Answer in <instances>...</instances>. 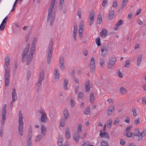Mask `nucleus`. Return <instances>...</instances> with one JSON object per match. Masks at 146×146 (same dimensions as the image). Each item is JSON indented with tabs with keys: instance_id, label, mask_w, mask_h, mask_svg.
I'll return each instance as SVG.
<instances>
[{
	"instance_id": "nucleus-58",
	"label": "nucleus",
	"mask_w": 146,
	"mask_h": 146,
	"mask_svg": "<svg viewBox=\"0 0 146 146\" xmlns=\"http://www.w3.org/2000/svg\"><path fill=\"white\" fill-rule=\"evenodd\" d=\"M117 4L116 1H114L113 3V7H117Z\"/></svg>"
},
{
	"instance_id": "nucleus-6",
	"label": "nucleus",
	"mask_w": 146,
	"mask_h": 146,
	"mask_svg": "<svg viewBox=\"0 0 146 146\" xmlns=\"http://www.w3.org/2000/svg\"><path fill=\"white\" fill-rule=\"evenodd\" d=\"M116 60V57L114 56L110 57L108 61V68L110 69H113L115 68L114 64Z\"/></svg>"
},
{
	"instance_id": "nucleus-51",
	"label": "nucleus",
	"mask_w": 146,
	"mask_h": 146,
	"mask_svg": "<svg viewBox=\"0 0 146 146\" xmlns=\"http://www.w3.org/2000/svg\"><path fill=\"white\" fill-rule=\"evenodd\" d=\"M133 134V133L130 131L127 132V133L126 135V136L128 137H130Z\"/></svg>"
},
{
	"instance_id": "nucleus-59",
	"label": "nucleus",
	"mask_w": 146,
	"mask_h": 146,
	"mask_svg": "<svg viewBox=\"0 0 146 146\" xmlns=\"http://www.w3.org/2000/svg\"><path fill=\"white\" fill-rule=\"evenodd\" d=\"M42 80H42V79H39L38 82V84H37V86H38L40 87V86L41 84H42Z\"/></svg>"
},
{
	"instance_id": "nucleus-11",
	"label": "nucleus",
	"mask_w": 146,
	"mask_h": 146,
	"mask_svg": "<svg viewBox=\"0 0 146 146\" xmlns=\"http://www.w3.org/2000/svg\"><path fill=\"white\" fill-rule=\"evenodd\" d=\"M64 58L62 56H60L59 58V65L60 69L61 70H64L65 69L64 65Z\"/></svg>"
},
{
	"instance_id": "nucleus-8",
	"label": "nucleus",
	"mask_w": 146,
	"mask_h": 146,
	"mask_svg": "<svg viewBox=\"0 0 146 146\" xmlns=\"http://www.w3.org/2000/svg\"><path fill=\"white\" fill-rule=\"evenodd\" d=\"M6 106L5 104L2 110V117L1 121V124L2 125H3L5 122L6 120L5 115L6 113Z\"/></svg>"
},
{
	"instance_id": "nucleus-1",
	"label": "nucleus",
	"mask_w": 146,
	"mask_h": 146,
	"mask_svg": "<svg viewBox=\"0 0 146 146\" xmlns=\"http://www.w3.org/2000/svg\"><path fill=\"white\" fill-rule=\"evenodd\" d=\"M10 59L8 57H6L5 58V65L7 66V68L5 69V74L4 76L5 85L6 87L8 86L9 81L10 78V71L9 68H8L9 64Z\"/></svg>"
},
{
	"instance_id": "nucleus-20",
	"label": "nucleus",
	"mask_w": 146,
	"mask_h": 146,
	"mask_svg": "<svg viewBox=\"0 0 146 146\" xmlns=\"http://www.w3.org/2000/svg\"><path fill=\"white\" fill-rule=\"evenodd\" d=\"M63 86L64 89L65 90H67L68 89V80L66 78H64L63 79Z\"/></svg>"
},
{
	"instance_id": "nucleus-43",
	"label": "nucleus",
	"mask_w": 146,
	"mask_h": 146,
	"mask_svg": "<svg viewBox=\"0 0 146 146\" xmlns=\"http://www.w3.org/2000/svg\"><path fill=\"white\" fill-rule=\"evenodd\" d=\"M42 136L41 135H39L36 136L35 138V141L38 142L42 138Z\"/></svg>"
},
{
	"instance_id": "nucleus-2",
	"label": "nucleus",
	"mask_w": 146,
	"mask_h": 146,
	"mask_svg": "<svg viewBox=\"0 0 146 146\" xmlns=\"http://www.w3.org/2000/svg\"><path fill=\"white\" fill-rule=\"evenodd\" d=\"M37 38L34 37L32 40V44L31 45L30 53L27 59V64L29 65L33 57V55L35 51V47Z\"/></svg>"
},
{
	"instance_id": "nucleus-56",
	"label": "nucleus",
	"mask_w": 146,
	"mask_h": 146,
	"mask_svg": "<svg viewBox=\"0 0 146 146\" xmlns=\"http://www.w3.org/2000/svg\"><path fill=\"white\" fill-rule=\"evenodd\" d=\"M142 104L143 105L146 106V99L144 98L142 99Z\"/></svg>"
},
{
	"instance_id": "nucleus-38",
	"label": "nucleus",
	"mask_w": 146,
	"mask_h": 146,
	"mask_svg": "<svg viewBox=\"0 0 146 146\" xmlns=\"http://www.w3.org/2000/svg\"><path fill=\"white\" fill-rule=\"evenodd\" d=\"M141 135H140L139 139L140 138V139H141L143 137L146 135V131H143L142 133H140Z\"/></svg>"
},
{
	"instance_id": "nucleus-42",
	"label": "nucleus",
	"mask_w": 146,
	"mask_h": 146,
	"mask_svg": "<svg viewBox=\"0 0 146 146\" xmlns=\"http://www.w3.org/2000/svg\"><path fill=\"white\" fill-rule=\"evenodd\" d=\"M90 65H95V59L94 58L92 57L91 58Z\"/></svg>"
},
{
	"instance_id": "nucleus-25",
	"label": "nucleus",
	"mask_w": 146,
	"mask_h": 146,
	"mask_svg": "<svg viewBox=\"0 0 146 146\" xmlns=\"http://www.w3.org/2000/svg\"><path fill=\"white\" fill-rule=\"evenodd\" d=\"M114 106H109L108 111V113L109 115H111L113 111H114Z\"/></svg>"
},
{
	"instance_id": "nucleus-35",
	"label": "nucleus",
	"mask_w": 146,
	"mask_h": 146,
	"mask_svg": "<svg viewBox=\"0 0 146 146\" xmlns=\"http://www.w3.org/2000/svg\"><path fill=\"white\" fill-rule=\"evenodd\" d=\"M90 71L93 74L95 72V65H90Z\"/></svg>"
},
{
	"instance_id": "nucleus-22",
	"label": "nucleus",
	"mask_w": 146,
	"mask_h": 146,
	"mask_svg": "<svg viewBox=\"0 0 146 146\" xmlns=\"http://www.w3.org/2000/svg\"><path fill=\"white\" fill-rule=\"evenodd\" d=\"M73 137L74 139L76 142H77L78 141L80 138V135L78 133H74Z\"/></svg>"
},
{
	"instance_id": "nucleus-16",
	"label": "nucleus",
	"mask_w": 146,
	"mask_h": 146,
	"mask_svg": "<svg viewBox=\"0 0 146 146\" xmlns=\"http://www.w3.org/2000/svg\"><path fill=\"white\" fill-rule=\"evenodd\" d=\"M77 26L76 24H74V30L73 31V37L74 39L76 40V36L77 35Z\"/></svg>"
},
{
	"instance_id": "nucleus-24",
	"label": "nucleus",
	"mask_w": 146,
	"mask_h": 146,
	"mask_svg": "<svg viewBox=\"0 0 146 146\" xmlns=\"http://www.w3.org/2000/svg\"><path fill=\"white\" fill-rule=\"evenodd\" d=\"M63 114L64 118L66 119H67L69 115L68 111L67 109H64V110Z\"/></svg>"
},
{
	"instance_id": "nucleus-26",
	"label": "nucleus",
	"mask_w": 146,
	"mask_h": 146,
	"mask_svg": "<svg viewBox=\"0 0 146 146\" xmlns=\"http://www.w3.org/2000/svg\"><path fill=\"white\" fill-rule=\"evenodd\" d=\"M140 133L141 132H139V129L138 128H136L134 129L133 134L136 136H138L139 137L140 135H141Z\"/></svg>"
},
{
	"instance_id": "nucleus-19",
	"label": "nucleus",
	"mask_w": 146,
	"mask_h": 146,
	"mask_svg": "<svg viewBox=\"0 0 146 146\" xmlns=\"http://www.w3.org/2000/svg\"><path fill=\"white\" fill-rule=\"evenodd\" d=\"M90 82L89 80H87L85 84V90L86 92H88L90 90Z\"/></svg>"
},
{
	"instance_id": "nucleus-17",
	"label": "nucleus",
	"mask_w": 146,
	"mask_h": 146,
	"mask_svg": "<svg viewBox=\"0 0 146 146\" xmlns=\"http://www.w3.org/2000/svg\"><path fill=\"white\" fill-rule=\"evenodd\" d=\"M54 78L56 80H58L60 77V74L58 70L55 68L54 71Z\"/></svg>"
},
{
	"instance_id": "nucleus-29",
	"label": "nucleus",
	"mask_w": 146,
	"mask_h": 146,
	"mask_svg": "<svg viewBox=\"0 0 146 146\" xmlns=\"http://www.w3.org/2000/svg\"><path fill=\"white\" fill-rule=\"evenodd\" d=\"M128 0H123L122 3L121 7V8L123 9L127 4Z\"/></svg>"
},
{
	"instance_id": "nucleus-9",
	"label": "nucleus",
	"mask_w": 146,
	"mask_h": 146,
	"mask_svg": "<svg viewBox=\"0 0 146 146\" xmlns=\"http://www.w3.org/2000/svg\"><path fill=\"white\" fill-rule=\"evenodd\" d=\"M84 26V21L82 20L80 22L79 31V36L81 39L82 37L83 29Z\"/></svg>"
},
{
	"instance_id": "nucleus-5",
	"label": "nucleus",
	"mask_w": 146,
	"mask_h": 146,
	"mask_svg": "<svg viewBox=\"0 0 146 146\" xmlns=\"http://www.w3.org/2000/svg\"><path fill=\"white\" fill-rule=\"evenodd\" d=\"M52 44V42L51 41L48 47L47 60L48 64H49L50 63L52 55V52L53 50Z\"/></svg>"
},
{
	"instance_id": "nucleus-41",
	"label": "nucleus",
	"mask_w": 146,
	"mask_h": 146,
	"mask_svg": "<svg viewBox=\"0 0 146 146\" xmlns=\"http://www.w3.org/2000/svg\"><path fill=\"white\" fill-rule=\"evenodd\" d=\"M96 42L98 46H100L101 45V43L100 42V38L99 37H98L96 39Z\"/></svg>"
},
{
	"instance_id": "nucleus-10",
	"label": "nucleus",
	"mask_w": 146,
	"mask_h": 146,
	"mask_svg": "<svg viewBox=\"0 0 146 146\" xmlns=\"http://www.w3.org/2000/svg\"><path fill=\"white\" fill-rule=\"evenodd\" d=\"M12 101L11 104H12L13 102L15 101L17 99V94L15 88L12 89Z\"/></svg>"
},
{
	"instance_id": "nucleus-64",
	"label": "nucleus",
	"mask_w": 146,
	"mask_h": 146,
	"mask_svg": "<svg viewBox=\"0 0 146 146\" xmlns=\"http://www.w3.org/2000/svg\"><path fill=\"white\" fill-rule=\"evenodd\" d=\"M125 122L129 123L130 122V119L128 117H126V119L125 120Z\"/></svg>"
},
{
	"instance_id": "nucleus-31",
	"label": "nucleus",
	"mask_w": 146,
	"mask_h": 146,
	"mask_svg": "<svg viewBox=\"0 0 146 146\" xmlns=\"http://www.w3.org/2000/svg\"><path fill=\"white\" fill-rule=\"evenodd\" d=\"M112 122V119L110 118L107 121V126L108 128H111Z\"/></svg>"
},
{
	"instance_id": "nucleus-34",
	"label": "nucleus",
	"mask_w": 146,
	"mask_h": 146,
	"mask_svg": "<svg viewBox=\"0 0 146 146\" xmlns=\"http://www.w3.org/2000/svg\"><path fill=\"white\" fill-rule=\"evenodd\" d=\"M65 120L63 119H60V121L59 126L60 127H63L64 126L65 124Z\"/></svg>"
},
{
	"instance_id": "nucleus-23",
	"label": "nucleus",
	"mask_w": 146,
	"mask_h": 146,
	"mask_svg": "<svg viewBox=\"0 0 146 146\" xmlns=\"http://www.w3.org/2000/svg\"><path fill=\"white\" fill-rule=\"evenodd\" d=\"M31 134H29L28 135V139L27 141V146H31Z\"/></svg>"
},
{
	"instance_id": "nucleus-33",
	"label": "nucleus",
	"mask_w": 146,
	"mask_h": 146,
	"mask_svg": "<svg viewBox=\"0 0 146 146\" xmlns=\"http://www.w3.org/2000/svg\"><path fill=\"white\" fill-rule=\"evenodd\" d=\"M121 93L123 95H126L127 93L126 89L123 87H121L120 88Z\"/></svg>"
},
{
	"instance_id": "nucleus-49",
	"label": "nucleus",
	"mask_w": 146,
	"mask_h": 146,
	"mask_svg": "<svg viewBox=\"0 0 146 146\" xmlns=\"http://www.w3.org/2000/svg\"><path fill=\"white\" fill-rule=\"evenodd\" d=\"M44 72L43 71H42L40 74L39 79L43 80L44 78Z\"/></svg>"
},
{
	"instance_id": "nucleus-60",
	"label": "nucleus",
	"mask_w": 146,
	"mask_h": 146,
	"mask_svg": "<svg viewBox=\"0 0 146 146\" xmlns=\"http://www.w3.org/2000/svg\"><path fill=\"white\" fill-rule=\"evenodd\" d=\"M83 96V94L81 92H79L78 94V97L81 98Z\"/></svg>"
},
{
	"instance_id": "nucleus-57",
	"label": "nucleus",
	"mask_w": 146,
	"mask_h": 146,
	"mask_svg": "<svg viewBox=\"0 0 146 146\" xmlns=\"http://www.w3.org/2000/svg\"><path fill=\"white\" fill-rule=\"evenodd\" d=\"M5 26L3 24L1 23L0 25V29L1 31H3L5 29Z\"/></svg>"
},
{
	"instance_id": "nucleus-54",
	"label": "nucleus",
	"mask_w": 146,
	"mask_h": 146,
	"mask_svg": "<svg viewBox=\"0 0 146 146\" xmlns=\"http://www.w3.org/2000/svg\"><path fill=\"white\" fill-rule=\"evenodd\" d=\"M116 74L120 77H122L123 74L119 70H118L116 73Z\"/></svg>"
},
{
	"instance_id": "nucleus-30",
	"label": "nucleus",
	"mask_w": 146,
	"mask_h": 146,
	"mask_svg": "<svg viewBox=\"0 0 146 146\" xmlns=\"http://www.w3.org/2000/svg\"><path fill=\"white\" fill-rule=\"evenodd\" d=\"M65 134L66 138L67 139H69L70 137V130L68 129H66L65 130Z\"/></svg>"
},
{
	"instance_id": "nucleus-28",
	"label": "nucleus",
	"mask_w": 146,
	"mask_h": 146,
	"mask_svg": "<svg viewBox=\"0 0 146 146\" xmlns=\"http://www.w3.org/2000/svg\"><path fill=\"white\" fill-rule=\"evenodd\" d=\"M102 14L100 13L98 16V19L97 20L98 24L100 25L102 23Z\"/></svg>"
},
{
	"instance_id": "nucleus-18",
	"label": "nucleus",
	"mask_w": 146,
	"mask_h": 146,
	"mask_svg": "<svg viewBox=\"0 0 146 146\" xmlns=\"http://www.w3.org/2000/svg\"><path fill=\"white\" fill-rule=\"evenodd\" d=\"M41 132L43 136H45L47 130L46 127L44 125H42L41 126Z\"/></svg>"
},
{
	"instance_id": "nucleus-27",
	"label": "nucleus",
	"mask_w": 146,
	"mask_h": 146,
	"mask_svg": "<svg viewBox=\"0 0 146 146\" xmlns=\"http://www.w3.org/2000/svg\"><path fill=\"white\" fill-rule=\"evenodd\" d=\"M143 57V56L142 55H139L138 56L137 59V65L138 66H139L140 64L142 61Z\"/></svg>"
},
{
	"instance_id": "nucleus-53",
	"label": "nucleus",
	"mask_w": 146,
	"mask_h": 146,
	"mask_svg": "<svg viewBox=\"0 0 146 146\" xmlns=\"http://www.w3.org/2000/svg\"><path fill=\"white\" fill-rule=\"evenodd\" d=\"M140 118L139 117L137 118L135 120V123L136 124H139L140 123Z\"/></svg>"
},
{
	"instance_id": "nucleus-15",
	"label": "nucleus",
	"mask_w": 146,
	"mask_h": 146,
	"mask_svg": "<svg viewBox=\"0 0 146 146\" xmlns=\"http://www.w3.org/2000/svg\"><path fill=\"white\" fill-rule=\"evenodd\" d=\"M108 35V32L107 30L105 29H103L100 33V35L102 38L106 37Z\"/></svg>"
},
{
	"instance_id": "nucleus-37",
	"label": "nucleus",
	"mask_w": 146,
	"mask_h": 146,
	"mask_svg": "<svg viewBox=\"0 0 146 146\" xmlns=\"http://www.w3.org/2000/svg\"><path fill=\"white\" fill-rule=\"evenodd\" d=\"M101 146H108L107 142L105 140H102L101 142Z\"/></svg>"
},
{
	"instance_id": "nucleus-52",
	"label": "nucleus",
	"mask_w": 146,
	"mask_h": 146,
	"mask_svg": "<svg viewBox=\"0 0 146 146\" xmlns=\"http://www.w3.org/2000/svg\"><path fill=\"white\" fill-rule=\"evenodd\" d=\"M123 24V21L122 20H119V21L115 24V25L119 26Z\"/></svg>"
},
{
	"instance_id": "nucleus-40",
	"label": "nucleus",
	"mask_w": 146,
	"mask_h": 146,
	"mask_svg": "<svg viewBox=\"0 0 146 146\" xmlns=\"http://www.w3.org/2000/svg\"><path fill=\"white\" fill-rule=\"evenodd\" d=\"M63 139L62 138H60L58 139V142L59 146H63Z\"/></svg>"
},
{
	"instance_id": "nucleus-7",
	"label": "nucleus",
	"mask_w": 146,
	"mask_h": 146,
	"mask_svg": "<svg viewBox=\"0 0 146 146\" xmlns=\"http://www.w3.org/2000/svg\"><path fill=\"white\" fill-rule=\"evenodd\" d=\"M38 112L41 114L40 121L44 123L46 122L47 118L46 113L43 111L42 109L40 110Z\"/></svg>"
},
{
	"instance_id": "nucleus-47",
	"label": "nucleus",
	"mask_w": 146,
	"mask_h": 146,
	"mask_svg": "<svg viewBox=\"0 0 146 146\" xmlns=\"http://www.w3.org/2000/svg\"><path fill=\"white\" fill-rule=\"evenodd\" d=\"M64 0H60V4H59V8L61 10L62 6H63V4L64 3Z\"/></svg>"
},
{
	"instance_id": "nucleus-13",
	"label": "nucleus",
	"mask_w": 146,
	"mask_h": 146,
	"mask_svg": "<svg viewBox=\"0 0 146 146\" xmlns=\"http://www.w3.org/2000/svg\"><path fill=\"white\" fill-rule=\"evenodd\" d=\"M90 20L89 21V25L91 26L93 24L94 19V14L93 12L90 13Z\"/></svg>"
},
{
	"instance_id": "nucleus-63",
	"label": "nucleus",
	"mask_w": 146,
	"mask_h": 146,
	"mask_svg": "<svg viewBox=\"0 0 146 146\" xmlns=\"http://www.w3.org/2000/svg\"><path fill=\"white\" fill-rule=\"evenodd\" d=\"M7 16H6L5 18L3 20L2 23L3 24H5L7 22Z\"/></svg>"
},
{
	"instance_id": "nucleus-3",
	"label": "nucleus",
	"mask_w": 146,
	"mask_h": 146,
	"mask_svg": "<svg viewBox=\"0 0 146 146\" xmlns=\"http://www.w3.org/2000/svg\"><path fill=\"white\" fill-rule=\"evenodd\" d=\"M54 6L50 5L48 10V14L47 17V21L49 22L51 26L53 25L55 17V13L53 11Z\"/></svg>"
},
{
	"instance_id": "nucleus-14",
	"label": "nucleus",
	"mask_w": 146,
	"mask_h": 146,
	"mask_svg": "<svg viewBox=\"0 0 146 146\" xmlns=\"http://www.w3.org/2000/svg\"><path fill=\"white\" fill-rule=\"evenodd\" d=\"M30 47V45L29 44H28V46L24 50L23 54H22V60L23 61L25 60V58L26 56H27V55L28 54V51Z\"/></svg>"
},
{
	"instance_id": "nucleus-39",
	"label": "nucleus",
	"mask_w": 146,
	"mask_h": 146,
	"mask_svg": "<svg viewBox=\"0 0 146 146\" xmlns=\"http://www.w3.org/2000/svg\"><path fill=\"white\" fill-rule=\"evenodd\" d=\"M100 64L101 67L102 68H104V66L105 64V61L103 59H101Z\"/></svg>"
},
{
	"instance_id": "nucleus-45",
	"label": "nucleus",
	"mask_w": 146,
	"mask_h": 146,
	"mask_svg": "<svg viewBox=\"0 0 146 146\" xmlns=\"http://www.w3.org/2000/svg\"><path fill=\"white\" fill-rule=\"evenodd\" d=\"M94 94L92 93H91L90 96V101L91 103L93 102L94 99Z\"/></svg>"
},
{
	"instance_id": "nucleus-46",
	"label": "nucleus",
	"mask_w": 146,
	"mask_h": 146,
	"mask_svg": "<svg viewBox=\"0 0 146 146\" xmlns=\"http://www.w3.org/2000/svg\"><path fill=\"white\" fill-rule=\"evenodd\" d=\"M82 126L81 124H79L78 125L77 131L78 132H80L82 130Z\"/></svg>"
},
{
	"instance_id": "nucleus-44",
	"label": "nucleus",
	"mask_w": 146,
	"mask_h": 146,
	"mask_svg": "<svg viewBox=\"0 0 146 146\" xmlns=\"http://www.w3.org/2000/svg\"><path fill=\"white\" fill-rule=\"evenodd\" d=\"M133 115V116L136 117L137 115L136 109L135 108H133L132 109Z\"/></svg>"
},
{
	"instance_id": "nucleus-55",
	"label": "nucleus",
	"mask_w": 146,
	"mask_h": 146,
	"mask_svg": "<svg viewBox=\"0 0 146 146\" xmlns=\"http://www.w3.org/2000/svg\"><path fill=\"white\" fill-rule=\"evenodd\" d=\"M130 64V61L129 60H127L125 65V67H128L129 66Z\"/></svg>"
},
{
	"instance_id": "nucleus-21",
	"label": "nucleus",
	"mask_w": 146,
	"mask_h": 146,
	"mask_svg": "<svg viewBox=\"0 0 146 146\" xmlns=\"http://www.w3.org/2000/svg\"><path fill=\"white\" fill-rule=\"evenodd\" d=\"M100 136L102 138L104 137L106 139H108L109 138V136L108 133L106 132H100Z\"/></svg>"
},
{
	"instance_id": "nucleus-61",
	"label": "nucleus",
	"mask_w": 146,
	"mask_h": 146,
	"mask_svg": "<svg viewBox=\"0 0 146 146\" xmlns=\"http://www.w3.org/2000/svg\"><path fill=\"white\" fill-rule=\"evenodd\" d=\"M120 143L121 145H123L125 144V142L123 140L121 139L120 140Z\"/></svg>"
},
{
	"instance_id": "nucleus-12",
	"label": "nucleus",
	"mask_w": 146,
	"mask_h": 146,
	"mask_svg": "<svg viewBox=\"0 0 146 146\" xmlns=\"http://www.w3.org/2000/svg\"><path fill=\"white\" fill-rule=\"evenodd\" d=\"M101 55L103 57L105 56L107 53V47L106 45H102L101 46Z\"/></svg>"
},
{
	"instance_id": "nucleus-62",
	"label": "nucleus",
	"mask_w": 146,
	"mask_h": 146,
	"mask_svg": "<svg viewBox=\"0 0 146 146\" xmlns=\"http://www.w3.org/2000/svg\"><path fill=\"white\" fill-rule=\"evenodd\" d=\"M107 3V0H103V1L102 5L103 6H105L106 5Z\"/></svg>"
},
{
	"instance_id": "nucleus-36",
	"label": "nucleus",
	"mask_w": 146,
	"mask_h": 146,
	"mask_svg": "<svg viewBox=\"0 0 146 146\" xmlns=\"http://www.w3.org/2000/svg\"><path fill=\"white\" fill-rule=\"evenodd\" d=\"M90 107L89 106H88L84 111V113L86 115H89L90 113Z\"/></svg>"
},
{
	"instance_id": "nucleus-48",
	"label": "nucleus",
	"mask_w": 146,
	"mask_h": 146,
	"mask_svg": "<svg viewBox=\"0 0 146 146\" xmlns=\"http://www.w3.org/2000/svg\"><path fill=\"white\" fill-rule=\"evenodd\" d=\"M119 122V119L118 117H116L114 120L113 124V125H116L117 123H118Z\"/></svg>"
},
{
	"instance_id": "nucleus-32",
	"label": "nucleus",
	"mask_w": 146,
	"mask_h": 146,
	"mask_svg": "<svg viewBox=\"0 0 146 146\" xmlns=\"http://www.w3.org/2000/svg\"><path fill=\"white\" fill-rule=\"evenodd\" d=\"M114 16V11L113 10H111L110 13L108 17L109 19L110 20H112Z\"/></svg>"
},
{
	"instance_id": "nucleus-50",
	"label": "nucleus",
	"mask_w": 146,
	"mask_h": 146,
	"mask_svg": "<svg viewBox=\"0 0 146 146\" xmlns=\"http://www.w3.org/2000/svg\"><path fill=\"white\" fill-rule=\"evenodd\" d=\"M70 103L72 108H73L74 106L75 102L74 100L72 99H71L70 100Z\"/></svg>"
},
{
	"instance_id": "nucleus-4",
	"label": "nucleus",
	"mask_w": 146,
	"mask_h": 146,
	"mask_svg": "<svg viewBox=\"0 0 146 146\" xmlns=\"http://www.w3.org/2000/svg\"><path fill=\"white\" fill-rule=\"evenodd\" d=\"M18 117L19 132L20 135L22 136L23 135V133L24 122L23 120V117L21 110H20L19 112Z\"/></svg>"
}]
</instances>
